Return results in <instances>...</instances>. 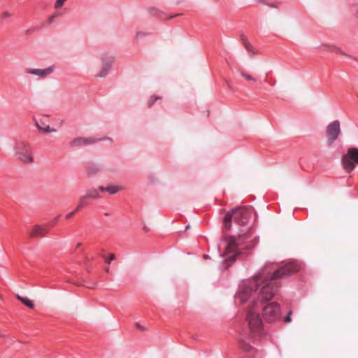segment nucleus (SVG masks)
Returning <instances> with one entry per match:
<instances>
[{
    "instance_id": "aec40b11",
    "label": "nucleus",
    "mask_w": 358,
    "mask_h": 358,
    "mask_svg": "<svg viewBox=\"0 0 358 358\" xmlns=\"http://www.w3.org/2000/svg\"><path fill=\"white\" fill-rule=\"evenodd\" d=\"M66 1L67 0H57L55 3L54 8L55 9H59L63 6V5Z\"/></svg>"
},
{
    "instance_id": "39448f33",
    "label": "nucleus",
    "mask_w": 358,
    "mask_h": 358,
    "mask_svg": "<svg viewBox=\"0 0 358 358\" xmlns=\"http://www.w3.org/2000/svg\"><path fill=\"white\" fill-rule=\"evenodd\" d=\"M13 150L16 159L22 164H30L34 162L32 147L29 142L23 139L15 141Z\"/></svg>"
},
{
    "instance_id": "7ed1b4c3",
    "label": "nucleus",
    "mask_w": 358,
    "mask_h": 358,
    "mask_svg": "<svg viewBox=\"0 0 358 358\" xmlns=\"http://www.w3.org/2000/svg\"><path fill=\"white\" fill-rule=\"evenodd\" d=\"M259 313L258 302L253 299L248 307L246 315V322L252 336H260L264 331V325Z\"/></svg>"
},
{
    "instance_id": "412c9836",
    "label": "nucleus",
    "mask_w": 358,
    "mask_h": 358,
    "mask_svg": "<svg viewBox=\"0 0 358 358\" xmlns=\"http://www.w3.org/2000/svg\"><path fill=\"white\" fill-rule=\"evenodd\" d=\"M162 97L161 96H152L150 98V99L148 101V107H152V105L154 104L155 101L158 100V99H161Z\"/></svg>"
},
{
    "instance_id": "f3484780",
    "label": "nucleus",
    "mask_w": 358,
    "mask_h": 358,
    "mask_svg": "<svg viewBox=\"0 0 358 358\" xmlns=\"http://www.w3.org/2000/svg\"><path fill=\"white\" fill-rule=\"evenodd\" d=\"M100 171V168L96 165H92L87 168V173L89 176L95 175Z\"/></svg>"
},
{
    "instance_id": "f257e3e1",
    "label": "nucleus",
    "mask_w": 358,
    "mask_h": 358,
    "mask_svg": "<svg viewBox=\"0 0 358 358\" xmlns=\"http://www.w3.org/2000/svg\"><path fill=\"white\" fill-rule=\"evenodd\" d=\"M299 268L300 265L294 262H289L278 269H273L266 266L253 278L243 282L236 299L241 303H245L256 293L259 287L257 298L255 301L258 302L264 319L268 322H274L280 317V311L278 304L270 303L264 305V303L271 300L278 291L279 285L276 280L292 274Z\"/></svg>"
},
{
    "instance_id": "9b49d317",
    "label": "nucleus",
    "mask_w": 358,
    "mask_h": 358,
    "mask_svg": "<svg viewBox=\"0 0 358 358\" xmlns=\"http://www.w3.org/2000/svg\"><path fill=\"white\" fill-rule=\"evenodd\" d=\"M112 62L113 60L110 58L103 59L101 71L96 76L100 78L105 77L111 67Z\"/></svg>"
},
{
    "instance_id": "6ab92c4d",
    "label": "nucleus",
    "mask_w": 358,
    "mask_h": 358,
    "mask_svg": "<svg viewBox=\"0 0 358 358\" xmlns=\"http://www.w3.org/2000/svg\"><path fill=\"white\" fill-rule=\"evenodd\" d=\"M240 346L245 351H248L250 349V345L246 343L243 340H240Z\"/></svg>"
},
{
    "instance_id": "c85d7f7f",
    "label": "nucleus",
    "mask_w": 358,
    "mask_h": 358,
    "mask_svg": "<svg viewBox=\"0 0 358 358\" xmlns=\"http://www.w3.org/2000/svg\"><path fill=\"white\" fill-rule=\"evenodd\" d=\"M81 245H82V244H81V243H78V244L76 245V247H77V248H79V247H80Z\"/></svg>"
},
{
    "instance_id": "7c9ffc66",
    "label": "nucleus",
    "mask_w": 358,
    "mask_h": 358,
    "mask_svg": "<svg viewBox=\"0 0 358 358\" xmlns=\"http://www.w3.org/2000/svg\"><path fill=\"white\" fill-rule=\"evenodd\" d=\"M106 272H109V268H107L106 269Z\"/></svg>"
},
{
    "instance_id": "5701e85b",
    "label": "nucleus",
    "mask_w": 358,
    "mask_h": 358,
    "mask_svg": "<svg viewBox=\"0 0 358 358\" xmlns=\"http://www.w3.org/2000/svg\"><path fill=\"white\" fill-rule=\"evenodd\" d=\"M115 259V254H110L108 259H106V263L110 264L111 261L114 260Z\"/></svg>"
},
{
    "instance_id": "473e14b6",
    "label": "nucleus",
    "mask_w": 358,
    "mask_h": 358,
    "mask_svg": "<svg viewBox=\"0 0 358 358\" xmlns=\"http://www.w3.org/2000/svg\"><path fill=\"white\" fill-rule=\"evenodd\" d=\"M1 298V295L0 294V299Z\"/></svg>"
},
{
    "instance_id": "2f4dec72",
    "label": "nucleus",
    "mask_w": 358,
    "mask_h": 358,
    "mask_svg": "<svg viewBox=\"0 0 358 358\" xmlns=\"http://www.w3.org/2000/svg\"><path fill=\"white\" fill-rule=\"evenodd\" d=\"M357 102H358V93L357 94Z\"/></svg>"
},
{
    "instance_id": "4468645a",
    "label": "nucleus",
    "mask_w": 358,
    "mask_h": 358,
    "mask_svg": "<svg viewBox=\"0 0 358 358\" xmlns=\"http://www.w3.org/2000/svg\"><path fill=\"white\" fill-rule=\"evenodd\" d=\"M88 199H97L100 197V195L95 188H92L90 189H88L86 192V194H85Z\"/></svg>"
},
{
    "instance_id": "9d476101",
    "label": "nucleus",
    "mask_w": 358,
    "mask_h": 358,
    "mask_svg": "<svg viewBox=\"0 0 358 358\" xmlns=\"http://www.w3.org/2000/svg\"><path fill=\"white\" fill-rule=\"evenodd\" d=\"M95 143V140L93 138H86L83 137H78L74 138L70 143V145L73 148L79 147L83 145H87Z\"/></svg>"
},
{
    "instance_id": "f03ea898",
    "label": "nucleus",
    "mask_w": 358,
    "mask_h": 358,
    "mask_svg": "<svg viewBox=\"0 0 358 358\" xmlns=\"http://www.w3.org/2000/svg\"><path fill=\"white\" fill-rule=\"evenodd\" d=\"M252 209L248 207H238L226 214L223 220V227L229 230L231 228L232 221L240 227L246 226L251 217Z\"/></svg>"
},
{
    "instance_id": "cd10ccee",
    "label": "nucleus",
    "mask_w": 358,
    "mask_h": 358,
    "mask_svg": "<svg viewBox=\"0 0 358 358\" xmlns=\"http://www.w3.org/2000/svg\"><path fill=\"white\" fill-rule=\"evenodd\" d=\"M136 327L141 330H144V328L141 327L139 324H136Z\"/></svg>"
},
{
    "instance_id": "b1692460",
    "label": "nucleus",
    "mask_w": 358,
    "mask_h": 358,
    "mask_svg": "<svg viewBox=\"0 0 358 358\" xmlns=\"http://www.w3.org/2000/svg\"><path fill=\"white\" fill-rule=\"evenodd\" d=\"M77 211H78V210H73V211H72V212H70L69 213H68V214L66 215V219H70V218H71Z\"/></svg>"
},
{
    "instance_id": "423d86ee",
    "label": "nucleus",
    "mask_w": 358,
    "mask_h": 358,
    "mask_svg": "<svg viewBox=\"0 0 358 358\" xmlns=\"http://www.w3.org/2000/svg\"><path fill=\"white\" fill-rule=\"evenodd\" d=\"M342 166L346 172L350 173L352 171L355 165L358 164V148H349L345 155H343L341 159Z\"/></svg>"
},
{
    "instance_id": "ddd939ff",
    "label": "nucleus",
    "mask_w": 358,
    "mask_h": 358,
    "mask_svg": "<svg viewBox=\"0 0 358 358\" xmlns=\"http://www.w3.org/2000/svg\"><path fill=\"white\" fill-rule=\"evenodd\" d=\"M16 297L20 301H21L23 304H24L28 308H31V309H33L34 308V304L33 301L29 299L28 298L21 296L19 294H17L16 296Z\"/></svg>"
},
{
    "instance_id": "4be33fe9",
    "label": "nucleus",
    "mask_w": 358,
    "mask_h": 358,
    "mask_svg": "<svg viewBox=\"0 0 358 358\" xmlns=\"http://www.w3.org/2000/svg\"><path fill=\"white\" fill-rule=\"evenodd\" d=\"M241 75L248 80H255L250 75L242 72Z\"/></svg>"
},
{
    "instance_id": "393cba45",
    "label": "nucleus",
    "mask_w": 358,
    "mask_h": 358,
    "mask_svg": "<svg viewBox=\"0 0 358 358\" xmlns=\"http://www.w3.org/2000/svg\"><path fill=\"white\" fill-rule=\"evenodd\" d=\"M145 36V34L143 33V32H141V31H138L136 33V38H141V37H143Z\"/></svg>"
},
{
    "instance_id": "dca6fc26",
    "label": "nucleus",
    "mask_w": 358,
    "mask_h": 358,
    "mask_svg": "<svg viewBox=\"0 0 358 358\" xmlns=\"http://www.w3.org/2000/svg\"><path fill=\"white\" fill-rule=\"evenodd\" d=\"M36 126L41 132L50 133V132H56L57 131V130L55 129L50 128V126H48V125H47L45 127H42L38 123H36Z\"/></svg>"
},
{
    "instance_id": "0eeeda50",
    "label": "nucleus",
    "mask_w": 358,
    "mask_h": 358,
    "mask_svg": "<svg viewBox=\"0 0 358 358\" xmlns=\"http://www.w3.org/2000/svg\"><path fill=\"white\" fill-rule=\"evenodd\" d=\"M341 133L340 122L334 120L331 122L327 127V136L328 145H331L338 138Z\"/></svg>"
},
{
    "instance_id": "20e7f679",
    "label": "nucleus",
    "mask_w": 358,
    "mask_h": 358,
    "mask_svg": "<svg viewBox=\"0 0 358 358\" xmlns=\"http://www.w3.org/2000/svg\"><path fill=\"white\" fill-rule=\"evenodd\" d=\"M252 234L251 229H248L245 232L240 229V233L237 237L229 236L225 238L227 243L224 252V256L227 257L226 260L235 261L236 257L239 254L238 247L242 243L247 242L251 238Z\"/></svg>"
},
{
    "instance_id": "1a4fd4ad",
    "label": "nucleus",
    "mask_w": 358,
    "mask_h": 358,
    "mask_svg": "<svg viewBox=\"0 0 358 358\" xmlns=\"http://www.w3.org/2000/svg\"><path fill=\"white\" fill-rule=\"evenodd\" d=\"M48 229L45 226L42 225H34L29 230L28 235L30 238H39L43 237L48 233Z\"/></svg>"
},
{
    "instance_id": "c756f323",
    "label": "nucleus",
    "mask_w": 358,
    "mask_h": 358,
    "mask_svg": "<svg viewBox=\"0 0 358 358\" xmlns=\"http://www.w3.org/2000/svg\"><path fill=\"white\" fill-rule=\"evenodd\" d=\"M245 47H246V48H247V49H249L250 45H247V44H245Z\"/></svg>"
},
{
    "instance_id": "bb28decb",
    "label": "nucleus",
    "mask_w": 358,
    "mask_h": 358,
    "mask_svg": "<svg viewBox=\"0 0 358 358\" xmlns=\"http://www.w3.org/2000/svg\"><path fill=\"white\" fill-rule=\"evenodd\" d=\"M55 16H56V15H53L50 16V17L48 18V22L49 24H51V23L53 22L54 18H55Z\"/></svg>"
},
{
    "instance_id": "f8f14e48",
    "label": "nucleus",
    "mask_w": 358,
    "mask_h": 358,
    "mask_svg": "<svg viewBox=\"0 0 358 358\" xmlns=\"http://www.w3.org/2000/svg\"><path fill=\"white\" fill-rule=\"evenodd\" d=\"M101 192H108L110 194H115L122 190L124 187L120 185H110L107 187L100 186L99 187Z\"/></svg>"
},
{
    "instance_id": "a878e982",
    "label": "nucleus",
    "mask_w": 358,
    "mask_h": 358,
    "mask_svg": "<svg viewBox=\"0 0 358 358\" xmlns=\"http://www.w3.org/2000/svg\"><path fill=\"white\" fill-rule=\"evenodd\" d=\"M290 315H291V312L289 313L288 315L285 317V322H291V316Z\"/></svg>"
},
{
    "instance_id": "2eb2a0df",
    "label": "nucleus",
    "mask_w": 358,
    "mask_h": 358,
    "mask_svg": "<svg viewBox=\"0 0 358 358\" xmlns=\"http://www.w3.org/2000/svg\"><path fill=\"white\" fill-rule=\"evenodd\" d=\"M87 199L88 198L85 195L80 196V198L79 199V203L77 206L76 210H80V209L84 208L85 206H87Z\"/></svg>"
},
{
    "instance_id": "6e6552de",
    "label": "nucleus",
    "mask_w": 358,
    "mask_h": 358,
    "mask_svg": "<svg viewBox=\"0 0 358 358\" xmlns=\"http://www.w3.org/2000/svg\"><path fill=\"white\" fill-rule=\"evenodd\" d=\"M54 71L53 66H50L46 69H34V68H27L25 69V73L30 75H34L38 76L40 78H45V77L50 75Z\"/></svg>"
},
{
    "instance_id": "a211bd4d",
    "label": "nucleus",
    "mask_w": 358,
    "mask_h": 358,
    "mask_svg": "<svg viewBox=\"0 0 358 358\" xmlns=\"http://www.w3.org/2000/svg\"><path fill=\"white\" fill-rule=\"evenodd\" d=\"M12 16H13V14L11 13H10L8 11H3L1 13L0 17L2 21H4L8 18L11 17Z\"/></svg>"
}]
</instances>
